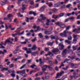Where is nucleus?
Here are the masks:
<instances>
[{"instance_id": "f257e3e1", "label": "nucleus", "mask_w": 80, "mask_h": 80, "mask_svg": "<svg viewBox=\"0 0 80 80\" xmlns=\"http://www.w3.org/2000/svg\"><path fill=\"white\" fill-rule=\"evenodd\" d=\"M67 33L68 35H70L72 33L71 32L67 31H63L62 33H60V36H61V37H67Z\"/></svg>"}, {"instance_id": "f03ea898", "label": "nucleus", "mask_w": 80, "mask_h": 80, "mask_svg": "<svg viewBox=\"0 0 80 80\" xmlns=\"http://www.w3.org/2000/svg\"><path fill=\"white\" fill-rule=\"evenodd\" d=\"M56 24L57 25L59 26V27H60L61 28H64L66 27V25H65L61 22H58L56 23Z\"/></svg>"}, {"instance_id": "7ed1b4c3", "label": "nucleus", "mask_w": 80, "mask_h": 80, "mask_svg": "<svg viewBox=\"0 0 80 80\" xmlns=\"http://www.w3.org/2000/svg\"><path fill=\"white\" fill-rule=\"evenodd\" d=\"M40 17H41V18L40 19H38V22H41V21H42V20H45L47 19V18L44 16L43 14L40 15Z\"/></svg>"}, {"instance_id": "20e7f679", "label": "nucleus", "mask_w": 80, "mask_h": 80, "mask_svg": "<svg viewBox=\"0 0 80 80\" xmlns=\"http://www.w3.org/2000/svg\"><path fill=\"white\" fill-rule=\"evenodd\" d=\"M64 73V71H62L61 72L59 73H58L56 77V78H60V77L62 75V74Z\"/></svg>"}, {"instance_id": "39448f33", "label": "nucleus", "mask_w": 80, "mask_h": 80, "mask_svg": "<svg viewBox=\"0 0 80 80\" xmlns=\"http://www.w3.org/2000/svg\"><path fill=\"white\" fill-rule=\"evenodd\" d=\"M10 38H9L5 41L4 45H7V43H9L10 44H13V42L10 41Z\"/></svg>"}, {"instance_id": "423d86ee", "label": "nucleus", "mask_w": 80, "mask_h": 80, "mask_svg": "<svg viewBox=\"0 0 80 80\" xmlns=\"http://www.w3.org/2000/svg\"><path fill=\"white\" fill-rule=\"evenodd\" d=\"M71 67L72 68H78V65L77 64H75L73 63H71Z\"/></svg>"}, {"instance_id": "0eeeda50", "label": "nucleus", "mask_w": 80, "mask_h": 80, "mask_svg": "<svg viewBox=\"0 0 80 80\" xmlns=\"http://www.w3.org/2000/svg\"><path fill=\"white\" fill-rule=\"evenodd\" d=\"M75 59V57L72 56L71 57V58L68 59H66L64 61V63H65V62H67V63H69L68 62V61H69V60H73V59Z\"/></svg>"}, {"instance_id": "6e6552de", "label": "nucleus", "mask_w": 80, "mask_h": 80, "mask_svg": "<svg viewBox=\"0 0 80 80\" xmlns=\"http://www.w3.org/2000/svg\"><path fill=\"white\" fill-rule=\"evenodd\" d=\"M67 49H64V50H63L62 53V55H67Z\"/></svg>"}, {"instance_id": "1a4fd4ad", "label": "nucleus", "mask_w": 80, "mask_h": 80, "mask_svg": "<svg viewBox=\"0 0 80 80\" xmlns=\"http://www.w3.org/2000/svg\"><path fill=\"white\" fill-rule=\"evenodd\" d=\"M49 32V31H45L44 32L45 35H51L52 34V32Z\"/></svg>"}, {"instance_id": "9d476101", "label": "nucleus", "mask_w": 80, "mask_h": 80, "mask_svg": "<svg viewBox=\"0 0 80 80\" xmlns=\"http://www.w3.org/2000/svg\"><path fill=\"white\" fill-rule=\"evenodd\" d=\"M24 33V31H22L21 32H18V33H16L14 34L15 35H23Z\"/></svg>"}, {"instance_id": "9b49d317", "label": "nucleus", "mask_w": 80, "mask_h": 80, "mask_svg": "<svg viewBox=\"0 0 80 80\" xmlns=\"http://www.w3.org/2000/svg\"><path fill=\"white\" fill-rule=\"evenodd\" d=\"M29 14L30 15H32V14H33L34 16L37 15V14L35 12H34L33 11H30L29 12Z\"/></svg>"}, {"instance_id": "f8f14e48", "label": "nucleus", "mask_w": 80, "mask_h": 80, "mask_svg": "<svg viewBox=\"0 0 80 80\" xmlns=\"http://www.w3.org/2000/svg\"><path fill=\"white\" fill-rule=\"evenodd\" d=\"M36 28H37V29L36 30H35V32H38L40 30L41 28H40V26H38Z\"/></svg>"}, {"instance_id": "ddd939ff", "label": "nucleus", "mask_w": 80, "mask_h": 80, "mask_svg": "<svg viewBox=\"0 0 80 80\" xmlns=\"http://www.w3.org/2000/svg\"><path fill=\"white\" fill-rule=\"evenodd\" d=\"M45 8V6H43L41 7L40 10V11L41 12H43V11H44Z\"/></svg>"}, {"instance_id": "4468645a", "label": "nucleus", "mask_w": 80, "mask_h": 80, "mask_svg": "<svg viewBox=\"0 0 80 80\" xmlns=\"http://www.w3.org/2000/svg\"><path fill=\"white\" fill-rule=\"evenodd\" d=\"M78 45H77L76 46H73L72 47V48L73 49V51H75V50H77V47Z\"/></svg>"}, {"instance_id": "2eb2a0df", "label": "nucleus", "mask_w": 80, "mask_h": 80, "mask_svg": "<svg viewBox=\"0 0 80 80\" xmlns=\"http://www.w3.org/2000/svg\"><path fill=\"white\" fill-rule=\"evenodd\" d=\"M69 40H66L65 41V42L67 43L68 44H70L72 42V41H69Z\"/></svg>"}, {"instance_id": "dca6fc26", "label": "nucleus", "mask_w": 80, "mask_h": 80, "mask_svg": "<svg viewBox=\"0 0 80 80\" xmlns=\"http://www.w3.org/2000/svg\"><path fill=\"white\" fill-rule=\"evenodd\" d=\"M52 52L53 53H55V52H59V50L58 49H55L52 50Z\"/></svg>"}, {"instance_id": "f3484780", "label": "nucleus", "mask_w": 80, "mask_h": 80, "mask_svg": "<svg viewBox=\"0 0 80 80\" xmlns=\"http://www.w3.org/2000/svg\"><path fill=\"white\" fill-rule=\"evenodd\" d=\"M37 49V47L36 45H33L32 48V50H36Z\"/></svg>"}, {"instance_id": "a211bd4d", "label": "nucleus", "mask_w": 80, "mask_h": 80, "mask_svg": "<svg viewBox=\"0 0 80 80\" xmlns=\"http://www.w3.org/2000/svg\"><path fill=\"white\" fill-rule=\"evenodd\" d=\"M58 15V17L59 18L60 17H63V16L64 15V13H61L59 15Z\"/></svg>"}, {"instance_id": "6ab92c4d", "label": "nucleus", "mask_w": 80, "mask_h": 80, "mask_svg": "<svg viewBox=\"0 0 80 80\" xmlns=\"http://www.w3.org/2000/svg\"><path fill=\"white\" fill-rule=\"evenodd\" d=\"M52 17L53 18H55V19L56 18H59L58 15H57V16H56L55 15H54L52 16Z\"/></svg>"}, {"instance_id": "aec40b11", "label": "nucleus", "mask_w": 80, "mask_h": 80, "mask_svg": "<svg viewBox=\"0 0 80 80\" xmlns=\"http://www.w3.org/2000/svg\"><path fill=\"white\" fill-rule=\"evenodd\" d=\"M66 30H64V32L67 31V30H69V29H70V26H68L67 27L66 26Z\"/></svg>"}, {"instance_id": "412c9836", "label": "nucleus", "mask_w": 80, "mask_h": 80, "mask_svg": "<svg viewBox=\"0 0 80 80\" xmlns=\"http://www.w3.org/2000/svg\"><path fill=\"white\" fill-rule=\"evenodd\" d=\"M19 51V50L18 49H15L14 51H13V53L14 54H16V53H18V52Z\"/></svg>"}, {"instance_id": "4be33fe9", "label": "nucleus", "mask_w": 80, "mask_h": 80, "mask_svg": "<svg viewBox=\"0 0 80 80\" xmlns=\"http://www.w3.org/2000/svg\"><path fill=\"white\" fill-rule=\"evenodd\" d=\"M21 73H22V74H25L26 75H27V74L25 73V70H21Z\"/></svg>"}, {"instance_id": "5701e85b", "label": "nucleus", "mask_w": 80, "mask_h": 80, "mask_svg": "<svg viewBox=\"0 0 80 80\" xmlns=\"http://www.w3.org/2000/svg\"><path fill=\"white\" fill-rule=\"evenodd\" d=\"M8 69V68H2V70H5V71H7Z\"/></svg>"}, {"instance_id": "b1692460", "label": "nucleus", "mask_w": 80, "mask_h": 80, "mask_svg": "<svg viewBox=\"0 0 80 80\" xmlns=\"http://www.w3.org/2000/svg\"><path fill=\"white\" fill-rule=\"evenodd\" d=\"M47 45H48V46H53V45L52 44V42H48L47 43Z\"/></svg>"}, {"instance_id": "393cba45", "label": "nucleus", "mask_w": 80, "mask_h": 80, "mask_svg": "<svg viewBox=\"0 0 80 80\" xmlns=\"http://www.w3.org/2000/svg\"><path fill=\"white\" fill-rule=\"evenodd\" d=\"M59 5H60V2H58V3H57L56 4L54 5V7H58V6H59Z\"/></svg>"}, {"instance_id": "a878e982", "label": "nucleus", "mask_w": 80, "mask_h": 80, "mask_svg": "<svg viewBox=\"0 0 80 80\" xmlns=\"http://www.w3.org/2000/svg\"><path fill=\"white\" fill-rule=\"evenodd\" d=\"M38 35L39 37V38H43V36L42 35V33H39Z\"/></svg>"}, {"instance_id": "bb28decb", "label": "nucleus", "mask_w": 80, "mask_h": 80, "mask_svg": "<svg viewBox=\"0 0 80 80\" xmlns=\"http://www.w3.org/2000/svg\"><path fill=\"white\" fill-rule=\"evenodd\" d=\"M68 40H71L72 39V37L71 36H69L68 37Z\"/></svg>"}, {"instance_id": "cd10ccee", "label": "nucleus", "mask_w": 80, "mask_h": 80, "mask_svg": "<svg viewBox=\"0 0 80 80\" xmlns=\"http://www.w3.org/2000/svg\"><path fill=\"white\" fill-rule=\"evenodd\" d=\"M25 5L24 4H23L22 5V10L23 11L24 10H25V9H26V7H25Z\"/></svg>"}, {"instance_id": "c85d7f7f", "label": "nucleus", "mask_w": 80, "mask_h": 80, "mask_svg": "<svg viewBox=\"0 0 80 80\" xmlns=\"http://www.w3.org/2000/svg\"><path fill=\"white\" fill-rule=\"evenodd\" d=\"M7 17L8 18L12 17V14H9L8 15Z\"/></svg>"}, {"instance_id": "c756f323", "label": "nucleus", "mask_w": 80, "mask_h": 80, "mask_svg": "<svg viewBox=\"0 0 80 80\" xmlns=\"http://www.w3.org/2000/svg\"><path fill=\"white\" fill-rule=\"evenodd\" d=\"M0 3L1 5H4L5 4V2L3 1H1V2H0Z\"/></svg>"}, {"instance_id": "7c9ffc66", "label": "nucleus", "mask_w": 80, "mask_h": 80, "mask_svg": "<svg viewBox=\"0 0 80 80\" xmlns=\"http://www.w3.org/2000/svg\"><path fill=\"white\" fill-rule=\"evenodd\" d=\"M48 68L49 69V70L52 71L53 70V68L52 67H50V66H48Z\"/></svg>"}, {"instance_id": "2f4dec72", "label": "nucleus", "mask_w": 80, "mask_h": 80, "mask_svg": "<svg viewBox=\"0 0 80 80\" xmlns=\"http://www.w3.org/2000/svg\"><path fill=\"white\" fill-rule=\"evenodd\" d=\"M35 41H37V37L34 38L32 40V42H34Z\"/></svg>"}, {"instance_id": "473e14b6", "label": "nucleus", "mask_w": 80, "mask_h": 80, "mask_svg": "<svg viewBox=\"0 0 80 80\" xmlns=\"http://www.w3.org/2000/svg\"><path fill=\"white\" fill-rule=\"evenodd\" d=\"M11 72H12V70L9 69L8 70V72H7V74H10V73H11Z\"/></svg>"}, {"instance_id": "72a5a7b5", "label": "nucleus", "mask_w": 80, "mask_h": 80, "mask_svg": "<svg viewBox=\"0 0 80 80\" xmlns=\"http://www.w3.org/2000/svg\"><path fill=\"white\" fill-rule=\"evenodd\" d=\"M32 62V59L28 60L27 63L30 64Z\"/></svg>"}, {"instance_id": "f704fd0d", "label": "nucleus", "mask_w": 80, "mask_h": 80, "mask_svg": "<svg viewBox=\"0 0 80 80\" xmlns=\"http://www.w3.org/2000/svg\"><path fill=\"white\" fill-rule=\"evenodd\" d=\"M43 71L39 72L38 73L39 75H43Z\"/></svg>"}, {"instance_id": "c9c22d12", "label": "nucleus", "mask_w": 80, "mask_h": 80, "mask_svg": "<svg viewBox=\"0 0 80 80\" xmlns=\"http://www.w3.org/2000/svg\"><path fill=\"white\" fill-rule=\"evenodd\" d=\"M26 21L27 22H29V21H28L29 20H30V18L26 17Z\"/></svg>"}, {"instance_id": "e433bc0d", "label": "nucleus", "mask_w": 80, "mask_h": 80, "mask_svg": "<svg viewBox=\"0 0 80 80\" xmlns=\"http://www.w3.org/2000/svg\"><path fill=\"white\" fill-rule=\"evenodd\" d=\"M15 74L14 73H12L11 74V77H15Z\"/></svg>"}, {"instance_id": "4c0bfd02", "label": "nucleus", "mask_w": 80, "mask_h": 80, "mask_svg": "<svg viewBox=\"0 0 80 80\" xmlns=\"http://www.w3.org/2000/svg\"><path fill=\"white\" fill-rule=\"evenodd\" d=\"M13 66H14V64L12 63L9 65V67L10 68H12L13 67Z\"/></svg>"}, {"instance_id": "58836bf2", "label": "nucleus", "mask_w": 80, "mask_h": 80, "mask_svg": "<svg viewBox=\"0 0 80 80\" xmlns=\"http://www.w3.org/2000/svg\"><path fill=\"white\" fill-rule=\"evenodd\" d=\"M49 55L50 57H52L53 54H52V53L51 52H49Z\"/></svg>"}, {"instance_id": "ea45409f", "label": "nucleus", "mask_w": 80, "mask_h": 80, "mask_svg": "<svg viewBox=\"0 0 80 80\" xmlns=\"http://www.w3.org/2000/svg\"><path fill=\"white\" fill-rule=\"evenodd\" d=\"M77 36H78V35H75V34H73V38H74V39L76 38L77 37Z\"/></svg>"}, {"instance_id": "a19ab883", "label": "nucleus", "mask_w": 80, "mask_h": 80, "mask_svg": "<svg viewBox=\"0 0 80 80\" xmlns=\"http://www.w3.org/2000/svg\"><path fill=\"white\" fill-rule=\"evenodd\" d=\"M25 66H26V64H24L23 65H22V66L21 68H20V69H22V68H24V67H25Z\"/></svg>"}, {"instance_id": "79ce46f5", "label": "nucleus", "mask_w": 80, "mask_h": 80, "mask_svg": "<svg viewBox=\"0 0 80 80\" xmlns=\"http://www.w3.org/2000/svg\"><path fill=\"white\" fill-rule=\"evenodd\" d=\"M34 67H36V65L35 64H33L32 65H31L30 66V67H31V68H34Z\"/></svg>"}, {"instance_id": "37998d69", "label": "nucleus", "mask_w": 80, "mask_h": 80, "mask_svg": "<svg viewBox=\"0 0 80 80\" xmlns=\"http://www.w3.org/2000/svg\"><path fill=\"white\" fill-rule=\"evenodd\" d=\"M42 70L43 72H44V71H46V70H47V69L44 68L43 67H42Z\"/></svg>"}, {"instance_id": "c03bdc74", "label": "nucleus", "mask_w": 80, "mask_h": 80, "mask_svg": "<svg viewBox=\"0 0 80 80\" xmlns=\"http://www.w3.org/2000/svg\"><path fill=\"white\" fill-rule=\"evenodd\" d=\"M61 47V49H59V50H63V49L64 48V46L62 45V46Z\"/></svg>"}, {"instance_id": "a18cd8bd", "label": "nucleus", "mask_w": 80, "mask_h": 80, "mask_svg": "<svg viewBox=\"0 0 80 80\" xmlns=\"http://www.w3.org/2000/svg\"><path fill=\"white\" fill-rule=\"evenodd\" d=\"M71 5V4H69L66 6V8H70Z\"/></svg>"}, {"instance_id": "49530a36", "label": "nucleus", "mask_w": 80, "mask_h": 80, "mask_svg": "<svg viewBox=\"0 0 80 80\" xmlns=\"http://www.w3.org/2000/svg\"><path fill=\"white\" fill-rule=\"evenodd\" d=\"M53 5V4H52V2H50L49 4H48V6L49 7H51V6H52Z\"/></svg>"}, {"instance_id": "de8ad7c7", "label": "nucleus", "mask_w": 80, "mask_h": 80, "mask_svg": "<svg viewBox=\"0 0 80 80\" xmlns=\"http://www.w3.org/2000/svg\"><path fill=\"white\" fill-rule=\"evenodd\" d=\"M44 37L47 40H48L49 39V37L48 36L46 35Z\"/></svg>"}, {"instance_id": "09e8293b", "label": "nucleus", "mask_w": 80, "mask_h": 80, "mask_svg": "<svg viewBox=\"0 0 80 80\" xmlns=\"http://www.w3.org/2000/svg\"><path fill=\"white\" fill-rule=\"evenodd\" d=\"M71 15V13H66V16L65 17H67V16H70Z\"/></svg>"}, {"instance_id": "8fccbe9b", "label": "nucleus", "mask_w": 80, "mask_h": 80, "mask_svg": "<svg viewBox=\"0 0 80 80\" xmlns=\"http://www.w3.org/2000/svg\"><path fill=\"white\" fill-rule=\"evenodd\" d=\"M55 69L56 71H58V67L56 66L55 67Z\"/></svg>"}, {"instance_id": "3c124183", "label": "nucleus", "mask_w": 80, "mask_h": 80, "mask_svg": "<svg viewBox=\"0 0 80 80\" xmlns=\"http://www.w3.org/2000/svg\"><path fill=\"white\" fill-rule=\"evenodd\" d=\"M44 68H46V69H47V68L48 67V66L47 65H45L43 67H42Z\"/></svg>"}, {"instance_id": "603ef678", "label": "nucleus", "mask_w": 80, "mask_h": 80, "mask_svg": "<svg viewBox=\"0 0 80 80\" xmlns=\"http://www.w3.org/2000/svg\"><path fill=\"white\" fill-rule=\"evenodd\" d=\"M48 30H50V31H52V30H53V28L50 27L49 28Z\"/></svg>"}, {"instance_id": "864d4df0", "label": "nucleus", "mask_w": 80, "mask_h": 80, "mask_svg": "<svg viewBox=\"0 0 80 80\" xmlns=\"http://www.w3.org/2000/svg\"><path fill=\"white\" fill-rule=\"evenodd\" d=\"M22 49L25 50L26 51H27V50H28V49L27 48H22Z\"/></svg>"}, {"instance_id": "5fc2aeb1", "label": "nucleus", "mask_w": 80, "mask_h": 80, "mask_svg": "<svg viewBox=\"0 0 80 80\" xmlns=\"http://www.w3.org/2000/svg\"><path fill=\"white\" fill-rule=\"evenodd\" d=\"M31 55L33 56H36V54L34 52H32L31 53Z\"/></svg>"}, {"instance_id": "6e6d98bb", "label": "nucleus", "mask_w": 80, "mask_h": 80, "mask_svg": "<svg viewBox=\"0 0 80 80\" xmlns=\"http://www.w3.org/2000/svg\"><path fill=\"white\" fill-rule=\"evenodd\" d=\"M35 80H40V78H35Z\"/></svg>"}, {"instance_id": "4d7b16f0", "label": "nucleus", "mask_w": 80, "mask_h": 80, "mask_svg": "<svg viewBox=\"0 0 80 80\" xmlns=\"http://www.w3.org/2000/svg\"><path fill=\"white\" fill-rule=\"evenodd\" d=\"M19 73H21V71H18L17 72V74H19Z\"/></svg>"}, {"instance_id": "13d9d810", "label": "nucleus", "mask_w": 80, "mask_h": 80, "mask_svg": "<svg viewBox=\"0 0 80 80\" xmlns=\"http://www.w3.org/2000/svg\"><path fill=\"white\" fill-rule=\"evenodd\" d=\"M21 44H26L27 43V42L25 41L24 42H21Z\"/></svg>"}, {"instance_id": "bf43d9fd", "label": "nucleus", "mask_w": 80, "mask_h": 80, "mask_svg": "<svg viewBox=\"0 0 80 80\" xmlns=\"http://www.w3.org/2000/svg\"><path fill=\"white\" fill-rule=\"evenodd\" d=\"M17 58L18 60H20V59H21V58H22V57L20 56H18Z\"/></svg>"}, {"instance_id": "052dcab7", "label": "nucleus", "mask_w": 80, "mask_h": 80, "mask_svg": "<svg viewBox=\"0 0 80 80\" xmlns=\"http://www.w3.org/2000/svg\"><path fill=\"white\" fill-rule=\"evenodd\" d=\"M30 4L32 5H33V4H34V2H33V1H31L30 2Z\"/></svg>"}, {"instance_id": "680f3d73", "label": "nucleus", "mask_w": 80, "mask_h": 80, "mask_svg": "<svg viewBox=\"0 0 80 80\" xmlns=\"http://www.w3.org/2000/svg\"><path fill=\"white\" fill-rule=\"evenodd\" d=\"M45 51H46V52H48V51H49V49L48 48H45Z\"/></svg>"}, {"instance_id": "e2e57ef3", "label": "nucleus", "mask_w": 80, "mask_h": 80, "mask_svg": "<svg viewBox=\"0 0 80 80\" xmlns=\"http://www.w3.org/2000/svg\"><path fill=\"white\" fill-rule=\"evenodd\" d=\"M9 7H10L11 8H13L14 7V6L13 5H10L9 6Z\"/></svg>"}, {"instance_id": "0e129e2a", "label": "nucleus", "mask_w": 80, "mask_h": 80, "mask_svg": "<svg viewBox=\"0 0 80 80\" xmlns=\"http://www.w3.org/2000/svg\"><path fill=\"white\" fill-rule=\"evenodd\" d=\"M34 52V53H35V55H36V54H38L39 52L38 51Z\"/></svg>"}, {"instance_id": "69168bd1", "label": "nucleus", "mask_w": 80, "mask_h": 80, "mask_svg": "<svg viewBox=\"0 0 80 80\" xmlns=\"http://www.w3.org/2000/svg\"><path fill=\"white\" fill-rule=\"evenodd\" d=\"M27 36H30L31 35V33L30 32H28L26 34Z\"/></svg>"}, {"instance_id": "338daca9", "label": "nucleus", "mask_w": 80, "mask_h": 80, "mask_svg": "<svg viewBox=\"0 0 80 80\" xmlns=\"http://www.w3.org/2000/svg\"><path fill=\"white\" fill-rule=\"evenodd\" d=\"M37 27V25H33V28H34V29H35Z\"/></svg>"}, {"instance_id": "774afa93", "label": "nucleus", "mask_w": 80, "mask_h": 80, "mask_svg": "<svg viewBox=\"0 0 80 80\" xmlns=\"http://www.w3.org/2000/svg\"><path fill=\"white\" fill-rule=\"evenodd\" d=\"M43 53H44V51H41L40 52V55H42V54Z\"/></svg>"}]
</instances>
